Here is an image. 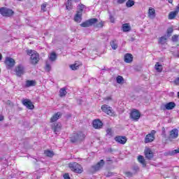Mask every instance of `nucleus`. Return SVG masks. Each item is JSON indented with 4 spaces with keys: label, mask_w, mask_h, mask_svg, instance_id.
Returning <instances> with one entry per match:
<instances>
[{
    "label": "nucleus",
    "mask_w": 179,
    "mask_h": 179,
    "mask_svg": "<svg viewBox=\"0 0 179 179\" xmlns=\"http://www.w3.org/2000/svg\"><path fill=\"white\" fill-rule=\"evenodd\" d=\"M178 99H179V92H178Z\"/></svg>",
    "instance_id": "obj_60"
},
{
    "label": "nucleus",
    "mask_w": 179,
    "mask_h": 179,
    "mask_svg": "<svg viewBox=\"0 0 179 179\" xmlns=\"http://www.w3.org/2000/svg\"><path fill=\"white\" fill-rule=\"evenodd\" d=\"M134 61V57L131 53H127L124 55V62L127 64H131Z\"/></svg>",
    "instance_id": "obj_16"
},
{
    "label": "nucleus",
    "mask_w": 179,
    "mask_h": 179,
    "mask_svg": "<svg viewBox=\"0 0 179 179\" xmlns=\"http://www.w3.org/2000/svg\"><path fill=\"white\" fill-rule=\"evenodd\" d=\"M113 129L111 128H108L106 129V136H113Z\"/></svg>",
    "instance_id": "obj_37"
},
{
    "label": "nucleus",
    "mask_w": 179,
    "mask_h": 179,
    "mask_svg": "<svg viewBox=\"0 0 179 179\" xmlns=\"http://www.w3.org/2000/svg\"><path fill=\"white\" fill-rule=\"evenodd\" d=\"M130 117L131 120H134L136 121H138L139 118H141V113H139V110L136 109H134L133 111L130 114Z\"/></svg>",
    "instance_id": "obj_7"
},
{
    "label": "nucleus",
    "mask_w": 179,
    "mask_h": 179,
    "mask_svg": "<svg viewBox=\"0 0 179 179\" xmlns=\"http://www.w3.org/2000/svg\"><path fill=\"white\" fill-rule=\"evenodd\" d=\"M3 120V116H0V121Z\"/></svg>",
    "instance_id": "obj_54"
},
{
    "label": "nucleus",
    "mask_w": 179,
    "mask_h": 179,
    "mask_svg": "<svg viewBox=\"0 0 179 179\" xmlns=\"http://www.w3.org/2000/svg\"><path fill=\"white\" fill-rule=\"evenodd\" d=\"M127 0H117V3H124Z\"/></svg>",
    "instance_id": "obj_50"
},
{
    "label": "nucleus",
    "mask_w": 179,
    "mask_h": 179,
    "mask_svg": "<svg viewBox=\"0 0 179 179\" xmlns=\"http://www.w3.org/2000/svg\"><path fill=\"white\" fill-rule=\"evenodd\" d=\"M144 153L146 159H148V160L153 159V152L152 151V150H150V148H145Z\"/></svg>",
    "instance_id": "obj_13"
},
{
    "label": "nucleus",
    "mask_w": 179,
    "mask_h": 179,
    "mask_svg": "<svg viewBox=\"0 0 179 179\" xmlns=\"http://www.w3.org/2000/svg\"><path fill=\"white\" fill-rule=\"evenodd\" d=\"M5 64L8 66V68H13L15 64V59L12 57H6Z\"/></svg>",
    "instance_id": "obj_10"
},
{
    "label": "nucleus",
    "mask_w": 179,
    "mask_h": 179,
    "mask_svg": "<svg viewBox=\"0 0 179 179\" xmlns=\"http://www.w3.org/2000/svg\"><path fill=\"white\" fill-rule=\"evenodd\" d=\"M79 10H78L77 12H81V13H83V9H85V5L83 4H81V5H79Z\"/></svg>",
    "instance_id": "obj_42"
},
{
    "label": "nucleus",
    "mask_w": 179,
    "mask_h": 179,
    "mask_svg": "<svg viewBox=\"0 0 179 179\" xmlns=\"http://www.w3.org/2000/svg\"><path fill=\"white\" fill-rule=\"evenodd\" d=\"M138 160L139 163L143 164V167H146V162L145 161V158H143V156H142V155L138 156Z\"/></svg>",
    "instance_id": "obj_26"
},
{
    "label": "nucleus",
    "mask_w": 179,
    "mask_h": 179,
    "mask_svg": "<svg viewBox=\"0 0 179 179\" xmlns=\"http://www.w3.org/2000/svg\"><path fill=\"white\" fill-rule=\"evenodd\" d=\"M110 20L111 23H114L115 22L114 17H113L112 15H110Z\"/></svg>",
    "instance_id": "obj_49"
},
{
    "label": "nucleus",
    "mask_w": 179,
    "mask_h": 179,
    "mask_svg": "<svg viewBox=\"0 0 179 179\" xmlns=\"http://www.w3.org/2000/svg\"><path fill=\"white\" fill-rule=\"evenodd\" d=\"M155 141V136H152L150 134H147L145 138V143H150V142H153Z\"/></svg>",
    "instance_id": "obj_21"
},
{
    "label": "nucleus",
    "mask_w": 179,
    "mask_h": 179,
    "mask_svg": "<svg viewBox=\"0 0 179 179\" xmlns=\"http://www.w3.org/2000/svg\"><path fill=\"white\" fill-rule=\"evenodd\" d=\"M27 54L31 56L30 59L32 65H37V64H38V61H40V55L37 52L33 50H27Z\"/></svg>",
    "instance_id": "obj_1"
},
{
    "label": "nucleus",
    "mask_w": 179,
    "mask_h": 179,
    "mask_svg": "<svg viewBox=\"0 0 179 179\" xmlns=\"http://www.w3.org/2000/svg\"><path fill=\"white\" fill-rule=\"evenodd\" d=\"M36 80H27L26 81L25 87H31L33 86H36Z\"/></svg>",
    "instance_id": "obj_22"
},
{
    "label": "nucleus",
    "mask_w": 179,
    "mask_h": 179,
    "mask_svg": "<svg viewBox=\"0 0 179 179\" xmlns=\"http://www.w3.org/2000/svg\"><path fill=\"white\" fill-rule=\"evenodd\" d=\"M22 104L29 110H33L34 108V105H33V102H31V101H30L29 99H23Z\"/></svg>",
    "instance_id": "obj_8"
},
{
    "label": "nucleus",
    "mask_w": 179,
    "mask_h": 179,
    "mask_svg": "<svg viewBox=\"0 0 179 179\" xmlns=\"http://www.w3.org/2000/svg\"><path fill=\"white\" fill-rule=\"evenodd\" d=\"M126 176L127 177H132L134 176V173H132V172L128 171V172H126Z\"/></svg>",
    "instance_id": "obj_45"
},
{
    "label": "nucleus",
    "mask_w": 179,
    "mask_h": 179,
    "mask_svg": "<svg viewBox=\"0 0 179 179\" xmlns=\"http://www.w3.org/2000/svg\"><path fill=\"white\" fill-rule=\"evenodd\" d=\"M74 20L77 23H80L82 22V11H77L74 17Z\"/></svg>",
    "instance_id": "obj_18"
},
{
    "label": "nucleus",
    "mask_w": 179,
    "mask_h": 179,
    "mask_svg": "<svg viewBox=\"0 0 179 179\" xmlns=\"http://www.w3.org/2000/svg\"><path fill=\"white\" fill-rule=\"evenodd\" d=\"M106 162H111V158L110 157L106 158Z\"/></svg>",
    "instance_id": "obj_53"
},
{
    "label": "nucleus",
    "mask_w": 179,
    "mask_h": 179,
    "mask_svg": "<svg viewBox=\"0 0 179 179\" xmlns=\"http://www.w3.org/2000/svg\"><path fill=\"white\" fill-rule=\"evenodd\" d=\"M45 69L46 72H50V71H51V65H50V64L46 62Z\"/></svg>",
    "instance_id": "obj_41"
},
{
    "label": "nucleus",
    "mask_w": 179,
    "mask_h": 179,
    "mask_svg": "<svg viewBox=\"0 0 179 179\" xmlns=\"http://www.w3.org/2000/svg\"><path fill=\"white\" fill-rule=\"evenodd\" d=\"M61 128H62L61 123H54L52 125V129L54 131L55 134H58V132L61 131Z\"/></svg>",
    "instance_id": "obj_14"
},
{
    "label": "nucleus",
    "mask_w": 179,
    "mask_h": 179,
    "mask_svg": "<svg viewBox=\"0 0 179 179\" xmlns=\"http://www.w3.org/2000/svg\"><path fill=\"white\" fill-rule=\"evenodd\" d=\"M168 2H169V3H173V0H168Z\"/></svg>",
    "instance_id": "obj_55"
},
{
    "label": "nucleus",
    "mask_w": 179,
    "mask_h": 179,
    "mask_svg": "<svg viewBox=\"0 0 179 179\" xmlns=\"http://www.w3.org/2000/svg\"><path fill=\"white\" fill-rule=\"evenodd\" d=\"M178 153H179V148L169 152V155L170 156H174L175 155H177Z\"/></svg>",
    "instance_id": "obj_40"
},
{
    "label": "nucleus",
    "mask_w": 179,
    "mask_h": 179,
    "mask_svg": "<svg viewBox=\"0 0 179 179\" xmlns=\"http://www.w3.org/2000/svg\"><path fill=\"white\" fill-rule=\"evenodd\" d=\"M175 83L176 85H178V83H179V77L177 79L175 80Z\"/></svg>",
    "instance_id": "obj_51"
},
{
    "label": "nucleus",
    "mask_w": 179,
    "mask_h": 179,
    "mask_svg": "<svg viewBox=\"0 0 179 179\" xmlns=\"http://www.w3.org/2000/svg\"><path fill=\"white\" fill-rule=\"evenodd\" d=\"M134 170H139V168L138 167H136V168H134Z\"/></svg>",
    "instance_id": "obj_57"
},
{
    "label": "nucleus",
    "mask_w": 179,
    "mask_h": 179,
    "mask_svg": "<svg viewBox=\"0 0 179 179\" xmlns=\"http://www.w3.org/2000/svg\"><path fill=\"white\" fill-rule=\"evenodd\" d=\"M62 115V114L61 113V112H57L50 118V122H55V121L61 118Z\"/></svg>",
    "instance_id": "obj_19"
},
{
    "label": "nucleus",
    "mask_w": 179,
    "mask_h": 179,
    "mask_svg": "<svg viewBox=\"0 0 179 179\" xmlns=\"http://www.w3.org/2000/svg\"><path fill=\"white\" fill-rule=\"evenodd\" d=\"M66 88L63 87L61 88L59 90V96L60 97H64V96H66Z\"/></svg>",
    "instance_id": "obj_28"
},
{
    "label": "nucleus",
    "mask_w": 179,
    "mask_h": 179,
    "mask_svg": "<svg viewBox=\"0 0 179 179\" xmlns=\"http://www.w3.org/2000/svg\"><path fill=\"white\" fill-rule=\"evenodd\" d=\"M116 82L117 83H119V84L124 83V78L121 76H118L116 78Z\"/></svg>",
    "instance_id": "obj_34"
},
{
    "label": "nucleus",
    "mask_w": 179,
    "mask_h": 179,
    "mask_svg": "<svg viewBox=\"0 0 179 179\" xmlns=\"http://www.w3.org/2000/svg\"><path fill=\"white\" fill-rule=\"evenodd\" d=\"M75 2H79V0H75Z\"/></svg>",
    "instance_id": "obj_59"
},
{
    "label": "nucleus",
    "mask_w": 179,
    "mask_h": 179,
    "mask_svg": "<svg viewBox=\"0 0 179 179\" xmlns=\"http://www.w3.org/2000/svg\"><path fill=\"white\" fill-rule=\"evenodd\" d=\"M173 29L172 27H169L167 29V37H171V34H173Z\"/></svg>",
    "instance_id": "obj_39"
},
{
    "label": "nucleus",
    "mask_w": 179,
    "mask_h": 179,
    "mask_svg": "<svg viewBox=\"0 0 179 179\" xmlns=\"http://www.w3.org/2000/svg\"><path fill=\"white\" fill-rule=\"evenodd\" d=\"M135 5V1L133 0H128L126 3L127 8H132Z\"/></svg>",
    "instance_id": "obj_30"
},
{
    "label": "nucleus",
    "mask_w": 179,
    "mask_h": 179,
    "mask_svg": "<svg viewBox=\"0 0 179 179\" xmlns=\"http://www.w3.org/2000/svg\"><path fill=\"white\" fill-rule=\"evenodd\" d=\"M13 10L10 8L1 7L0 8V15H2V16H5L6 17H10V16H13Z\"/></svg>",
    "instance_id": "obj_4"
},
{
    "label": "nucleus",
    "mask_w": 179,
    "mask_h": 179,
    "mask_svg": "<svg viewBox=\"0 0 179 179\" xmlns=\"http://www.w3.org/2000/svg\"><path fill=\"white\" fill-rule=\"evenodd\" d=\"M170 138L172 139H177V138H178V129H172L170 132Z\"/></svg>",
    "instance_id": "obj_17"
},
{
    "label": "nucleus",
    "mask_w": 179,
    "mask_h": 179,
    "mask_svg": "<svg viewBox=\"0 0 179 179\" xmlns=\"http://www.w3.org/2000/svg\"><path fill=\"white\" fill-rule=\"evenodd\" d=\"M172 41L173 42H176V41H178V35H173L172 36Z\"/></svg>",
    "instance_id": "obj_43"
},
{
    "label": "nucleus",
    "mask_w": 179,
    "mask_h": 179,
    "mask_svg": "<svg viewBox=\"0 0 179 179\" xmlns=\"http://www.w3.org/2000/svg\"><path fill=\"white\" fill-rule=\"evenodd\" d=\"M173 108H176V103L174 102H169L163 106H161V110H163L164 111L165 110H173Z\"/></svg>",
    "instance_id": "obj_6"
},
{
    "label": "nucleus",
    "mask_w": 179,
    "mask_h": 179,
    "mask_svg": "<svg viewBox=\"0 0 179 179\" xmlns=\"http://www.w3.org/2000/svg\"><path fill=\"white\" fill-rule=\"evenodd\" d=\"M15 73L17 76H22L24 73V67L22 64H19L15 68Z\"/></svg>",
    "instance_id": "obj_11"
},
{
    "label": "nucleus",
    "mask_w": 179,
    "mask_h": 179,
    "mask_svg": "<svg viewBox=\"0 0 179 179\" xmlns=\"http://www.w3.org/2000/svg\"><path fill=\"white\" fill-rule=\"evenodd\" d=\"M66 8L67 10H71L73 8V6L72 4V0H68L66 3Z\"/></svg>",
    "instance_id": "obj_24"
},
{
    "label": "nucleus",
    "mask_w": 179,
    "mask_h": 179,
    "mask_svg": "<svg viewBox=\"0 0 179 179\" xmlns=\"http://www.w3.org/2000/svg\"><path fill=\"white\" fill-rule=\"evenodd\" d=\"M115 142H117V143H120V145H125L127 143V137L124 136H117L115 137Z\"/></svg>",
    "instance_id": "obj_9"
},
{
    "label": "nucleus",
    "mask_w": 179,
    "mask_h": 179,
    "mask_svg": "<svg viewBox=\"0 0 179 179\" xmlns=\"http://www.w3.org/2000/svg\"><path fill=\"white\" fill-rule=\"evenodd\" d=\"M2 59V55L0 54V61Z\"/></svg>",
    "instance_id": "obj_56"
},
{
    "label": "nucleus",
    "mask_w": 179,
    "mask_h": 179,
    "mask_svg": "<svg viewBox=\"0 0 179 179\" xmlns=\"http://www.w3.org/2000/svg\"><path fill=\"white\" fill-rule=\"evenodd\" d=\"M49 59L52 61V62H54L57 59V54L55 52H52L49 57Z\"/></svg>",
    "instance_id": "obj_32"
},
{
    "label": "nucleus",
    "mask_w": 179,
    "mask_h": 179,
    "mask_svg": "<svg viewBox=\"0 0 179 179\" xmlns=\"http://www.w3.org/2000/svg\"><path fill=\"white\" fill-rule=\"evenodd\" d=\"M99 22V20L97 18H91L88 20V23L90 26H93V24H96Z\"/></svg>",
    "instance_id": "obj_27"
},
{
    "label": "nucleus",
    "mask_w": 179,
    "mask_h": 179,
    "mask_svg": "<svg viewBox=\"0 0 179 179\" xmlns=\"http://www.w3.org/2000/svg\"><path fill=\"white\" fill-rule=\"evenodd\" d=\"M122 30L124 32L129 31V30H131V27H129V24H128L127 23L124 24L122 25Z\"/></svg>",
    "instance_id": "obj_31"
},
{
    "label": "nucleus",
    "mask_w": 179,
    "mask_h": 179,
    "mask_svg": "<svg viewBox=\"0 0 179 179\" xmlns=\"http://www.w3.org/2000/svg\"><path fill=\"white\" fill-rule=\"evenodd\" d=\"M17 1H22V0H17Z\"/></svg>",
    "instance_id": "obj_61"
},
{
    "label": "nucleus",
    "mask_w": 179,
    "mask_h": 179,
    "mask_svg": "<svg viewBox=\"0 0 179 179\" xmlns=\"http://www.w3.org/2000/svg\"><path fill=\"white\" fill-rule=\"evenodd\" d=\"M7 104H8V106H12V102H10V101H8Z\"/></svg>",
    "instance_id": "obj_52"
},
{
    "label": "nucleus",
    "mask_w": 179,
    "mask_h": 179,
    "mask_svg": "<svg viewBox=\"0 0 179 179\" xmlns=\"http://www.w3.org/2000/svg\"><path fill=\"white\" fill-rule=\"evenodd\" d=\"M176 15H177V13L176 11L171 12L169 15V19H170V20L174 19V17H176Z\"/></svg>",
    "instance_id": "obj_35"
},
{
    "label": "nucleus",
    "mask_w": 179,
    "mask_h": 179,
    "mask_svg": "<svg viewBox=\"0 0 179 179\" xmlns=\"http://www.w3.org/2000/svg\"><path fill=\"white\" fill-rule=\"evenodd\" d=\"M155 69L157 71V72H162L163 71V66L160 64V63L157 62L155 66Z\"/></svg>",
    "instance_id": "obj_25"
},
{
    "label": "nucleus",
    "mask_w": 179,
    "mask_h": 179,
    "mask_svg": "<svg viewBox=\"0 0 179 179\" xmlns=\"http://www.w3.org/2000/svg\"><path fill=\"white\" fill-rule=\"evenodd\" d=\"M110 47L113 50H117V48H118V43L115 39H113L112 41H110Z\"/></svg>",
    "instance_id": "obj_23"
},
{
    "label": "nucleus",
    "mask_w": 179,
    "mask_h": 179,
    "mask_svg": "<svg viewBox=\"0 0 179 179\" xmlns=\"http://www.w3.org/2000/svg\"><path fill=\"white\" fill-rule=\"evenodd\" d=\"M155 134H156V131L155 130H152L151 134H148V135H151V136H155Z\"/></svg>",
    "instance_id": "obj_47"
},
{
    "label": "nucleus",
    "mask_w": 179,
    "mask_h": 179,
    "mask_svg": "<svg viewBox=\"0 0 179 179\" xmlns=\"http://www.w3.org/2000/svg\"><path fill=\"white\" fill-rule=\"evenodd\" d=\"M96 27H103V22H101L96 24Z\"/></svg>",
    "instance_id": "obj_48"
},
{
    "label": "nucleus",
    "mask_w": 179,
    "mask_h": 179,
    "mask_svg": "<svg viewBox=\"0 0 179 179\" xmlns=\"http://www.w3.org/2000/svg\"><path fill=\"white\" fill-rule=\"evenodd\" d=\"M69 167L71 171H73V173H76L77 174H82V173H83V167L76 162L69 164Z\"/></svg>",
    "instance_id": "obj_3"
},
{
    "label": "nucleus",
    "mask_w": 179,
    "mask_h": 179,
    "mask_svg": "<svg viewBox=\"0 0 179 179\" xmlns=\"http://www.w3.org/2000/svg\"><path fill=\"white\" fill-rule=\"evenodd\" d=\"M80 26H81V27H90L88 20L81 23Z\"/></svg>",
    "instance_id": "obj_38"
},
{
    "label": "nucleus",
    "mask_w": 179,
    "mask_h": 179,
    "mask_svg": "<svg viewBox=\"0 0 179 179\" xmlns=\"http://www.w3.org/2000/svg\"><path fill=\"white\" fill-rule=\"evenodd\" d=\"M86 136L83 132L74 133L70 137V141L72 143H76L80 142L85 139Z\"/></svg>",
    "instance_id": "obj_2"
},
{
    "label": "nucleus",
    "mask_w": 179,
    "mask_h": 179,
    "mask_svg": "<svg viewBox=\"0 0 179 179\" xmlns=\"http://www.w3.org/2000/svg\"><path fill=\"white\" fill-rule=\"evenodd\" d=\"M148 16L151 19H153L156 17V12L155 11V8H150L148 10Z\"/></svg>",
    "instance_id": "obj_20"
},
{
    "label": "nucleus",
    "mask_w": 179,
    "mask_h": 179,
    "mask_svg": "<svg viewBox=\"0 0 179 179\" xmlns=\"http://www.w3.org/2000/svg\"><path fill=\"white\" fill-rule=\"evenodd\" d=\"M0 73H1V69H0Z\"/></svg>",
    "instance_id": "obj_62"
},
{
    "label": "nucleus",
    "mask_w": 179,
    "mask_h": 179,
    "mask_svg": "<svg viewBox=\"0 0 179 179\" xmlns=\"http://www.w3.org/2000/svg\"><path fill=\"white\" fill-rule=\"evenodd\" d=\"M45 8H47V3H43L41 5V10H43V12H45Z\"/></svg>",
    "instance_id": "obj_44"
},
{
    "label": "nucleus",
    "mask_w": 179,
    "mask_h": 179,
    "mask_svg": "<svg viewBox=\"0 0 179 179\" xmlns=\"http://www.w3.org/2000/svg\"><path fill=\"white\" fill-rule=\"evenodd\" d=\"M177 56L179 57V51L177 52Z\"/></svg>",
    "instance_id": "obj_58"
},
{
    "label": "nucleus",
    "mask_w": 179,
    "mask_h": 179,
    "mask_svg": "<svg viewBox=\"0 0 179 179\" xmlns=\"http://www.w3.org/2000/svg\"><path fill=\"white\" fill-rule=\"evenodd\" d=\"M64 179H71V178L69 177V173H65L64 175Z\"/></svg>",
    "instance_id": "obj_46"
},
{
    "label": "nucleus",
    "mask_w": 179,
    "mask_h": 179,
    "mask_svg": "<svg viewBox=\"0 0 179 179\" xmlns=\"http://www.w3.org/2000/svg\"><path fill=\"white\" fill-rule=\"evenodd\" d=\"M167 41V36H162L160 38H159V44H166Z\"/></svg>",
    "instance_id": "obj_33"
},
{
    "label": "nucleus",
    "mask_w": 179,
    "mask_h": 179,
    "mask_svg": "<svg viewBox=\"0 0 179 179\" xmlns=\"http://www.w3.org/2000/svg\"><path fill=\"white\" fill-rule=\"evenodd\" d=\"M92 125L95 129H100L103 127V122L100 120H95L92 122Z\"/></svg>",
    "instance_id": "obj_15"
},
{
    "label": "nucleus",
    "mask_w": 179,
    "mask_h": 179,
    "mask_svg": "<svg viewBox=\"0 0 179 179\" xmlns=\"http://www.w3.org/2000/svg\"><path fill=\"white\" fill-rule=\"evenodd\" d=\"M44 154L48 157H52L54 156V152L49 150H45Z\"/></svg>",
    "instance_id": "obj_29"
},
{
    "label": "nucleus",
    "mask_w": 179,
    "mask_h": 179,
    "mask_svg": "<svg viewBox=\"0 0 179 179\" xmlns=\"http://www.w3.org/2000/svg\"><path fill=\"white\" fill-rule=\"evenodd\" d=\"M101 110L103 111V113H106V114H108V115L113 116V110H111V107H108L107 105H103L101 106Z\"/></svg>",
    "instance_id": "obj_12"
},
{
    "label": "nucleus",
    "mask_w": 179,
    "mask_h": 179,
    "mask_svg": "<svg viewBox=\"0 0 179 179\" xmlns=\"http://www.w3.org/2000/svg\"><path fill=\"white\" fill-rule=\"evenodd\" d=\"M104 166V160L101 159L99 162H98L95 166H92L90 169L91 173H94L96 171H99L101 167Z\"/></svg>",
    "instance_id": "obj_5"
},
{
    "label": "nucleus",
    "mask_w": 179,
    "mask_h": 179,
    "mask_svg": "<svg viewBox=\"0 0 179 179\" xmlns=\"http://www.w3.org/2000/svg\"><path fill=\"white\" fill-rule=\"evenodd\" d=\"M70 68L72 71H76L77 69H79V65H78V64H71L70 65Z\"/></svg>",
    "instance_id": "obj_36"
}]
</instances>
